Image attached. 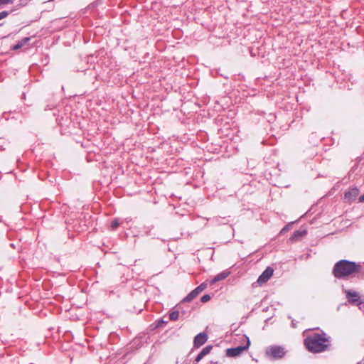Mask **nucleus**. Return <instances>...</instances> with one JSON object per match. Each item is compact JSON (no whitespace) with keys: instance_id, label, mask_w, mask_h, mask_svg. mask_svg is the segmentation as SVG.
Wrapping results in <instances>:
<instances>
[{"instance_id":"9b49d317","label":"nucleus","mask_w":364,"mask_h":364,"mask_svg":"<svg viewBox=\"0 0 364 364\" xmlns=\"http://www.w3.org/2000/svg\"><path fill=\"white\" fill-rule=\"evenodd\" d=\"M229 274V272H223L218 274H217L211 281V284H214L217 282L223 280L225 279Z\"/></svg>"},{"instance_id":"f257e3e1","label":"nucleus","mask_w":364,"mask_h":364,"mask_svg":"<svg viewBox=\"0 0 364 364\" xmlns=\"http://www.w3.org/2000/svg\"><path fill=\"white\" fill-rule=\"evenodd\" d=\"M306 349L314 353H319L328 350L331 346V338L326 333H315L308 336L304 339Z\"/></svg>"},{"instance_id":"423d86ee","label":"nucleus","mask_w":364,"mask_h":364,"mask_svg":"<svg viewBox=\"0 0 364 364\" xmlns=\"http://www.w3.org/2000/svg\"><path fill=\"white\" fill-rule=\"evenodd\" d=\"M207 285L205 283L201 284L198 287H196L194 290L190 292L183 299L184 301L189 302L193 299H195L199 293L203 291L206 288Z\"/></svg>"},{"instance_id":"ddd939ff","label":"nucleus","mask_w":364,"mask_h":364,"mask_svg":"<svg viewBox=\"0 0 364 364\" xmlns=\"http://www.w3.org/2000/svg\"><path fill=\"white\" fill-rule=\"evenodd\" d=\"M306 234V230H302V231L296 230L294 232V234L291 237V239L296 240L299 237H302V236L305 235Z\"/></svg>"},{"instance_id":"2eb2a0df","label":"nucleus","mask_w":364,"mask_h":364,"mask_svg":"<svg viewBox=\"0 0 364 364\" xmlns=\"http://www.w3.org/2000/svg\"><path fill=\"white\" fill-rule=\"evenodd\" d=\"M14 0H0V8L6 4H13Z\"/></svg>"},{"instance_id":"9d476101","label":"nucleus","mask_w":364,"mask_h":364,"mask_svg":"<svg viewBox=\"0 0 364 364\" xmlns=\"http://www.w3.org/2000/svg\"><path fill=\"white\" fill-rule=\"evenodd\" d=\"M358 192L359 191L358 188H351L345 193V198L348 199V200H354L358 195Z\"/></svg>"},{"instance_id":"a211bd4d","label":"nucleus","mask_w":364,"mask_h":364,"mask_svg":"<svg viewBox=\"0 0 364 364\" xmlns=\"http://www.w3.org/2000/svg\"><path fill=\"white\" fill-rule=\"evenodd\" d=\"M119 221L117 219L114 220V221H112V224H111V227L112 229H116L118 226H119Z\"/></svg>"},{"instance_id":"7ed1b4c3","label":"nucleus","mask_w":364,"mask_h":364,"mask_svg":"<svg viewBox=\"0 0 364 364\" xmlns=\"http://www.w3.org/2000/svg\"><path fill=\"white\" fill-rule=\"evenodd\" d=\"M287 353L285 348L280 346H271L266 350V355L271 359L278 360L284 358Z\"/></svg>"},{"instance_id":"f8f14e48","label":"nucleus","mask_w":364,"mask_h":364,"mask_svg":"<svg viewBox=\"0 0 364 364\" xmlns=\"http://www.w3.org/2000/svg\"><path fill=\"white\" fill-rule=\"evenodd\" d=\"M30 41V38L26 37L23 38L21 41H19L18 43H16L15 46H13V50H18L21 48H22L24 45L28 43V42Z\"/></svg>"},{"instance_id":"6ab92c4d","label":"nucleus","mask_w":364,"mask_h":364,"mask_svg":"<svg viewBox=\"0 0 364 364\" xmlns=\"http://www.w3.org/2000/svg\"><path fill=\"white\" fill-rule=\"evenodd\" d=\"M359 200L360 202H364V194L360 196Z\"/></svg>"},{"instance_id":"20e7f679","label":"nucleus","mask_w":364,"mask_h":364,"mask_svg":"<svg viewBox=\"0 0 364 364\" xmlns=\"http://www.w3.org/2000/svg\"><path fill=\"white\" fill-rule=\"evenodd\" d=\"M247 341V344L245 346H238L236 348H228L226 350V355L228 357H236L242 354V353L247 350L250 346V340L248 337L243 336Z\"/></svg>"},{"instance_id":"dca6fc26","label":"nucleus","mask_w":364,"mask_h":364,"mask_svg":"<svg viewBox=\"0 0 364 364\" xmlns=\"http://www.w3.org/2000/svg\"><path fill=\"white\" fill-rule=\"evenodd\" d=\"M10 13L11 12L7 11H4L0 12V20L6 18L9 15Z\"/></svg>"},{"instance_id":"f3484780","label":"nucleus","mask_w":364,"mask_h":364,"mask_svg":"<svg viewBox=\"0 0 364 364\" xmlns=\"http://www.w3.org/2000/svg\"><path fill=\"white\" fill-rule=\"evenodd\" d=\"M210 299V296L208 294L203 295L200 299L201 301L203 303L208 301Z\"/></svg>"},{"instance_id":"39448f33","label":"nucleus","mask_w":364,"mask_h":364,"mask_svg":"<svg viewBox=\"0 0 364 364\" xmlns=\"http://www.w3.org/2000/svg\"><path fill=\"white\" fill-rule=\"evenodd\" d=\"M273 272L274 269L272 267H268L259 277L257 283L259 286L264 284L271 278V277L273 275Z\"/></svg>"},{"instance_id":"6e6552de","label":"nucleus","mask_w":364,"mask_h":364,"mask_svg":"<svg viewBox=\"0 0 364 364\" xmlns=\"http://www.w3.org/2000/svg\"><path fill=\"white\" fill-rule=\"evenodd\" d=\"M346 297L348 299V301L351 304H356L358 306H360L363 303L359 301L360 297L357 292L346 291Z\"/></svg>"},{"instance_id":"f03ea898","label":"nucleus","mask_w":364,"mask_h":364,"mask_svg":"<svg viewBox=\"0 0 364 364\" xmlns=\"http://www.w3.org/2000/svg\"><path fill=\"white\" fill-rule=\"evenodd\" d=\"M361 265L353 262L343 259L336 263L333 267V274L337 278L347 277L360 272Z\"/></svg>"},{"instance_id":"0eeeda50","label":"nucleus","mask_w":364,"mask_h":364,"mask_svg":"<svg viewBox=\"0 0 364 364\" xmlns=\"http://www.w3.org/2000/svg\"><path fill=\"white\" fill-rule=\"evenodd\" d=\"M208 340V335L205 333H200L196 336L193 341L194 346L199 348L203 345Z\"/></svg>"},{"instance_id":"1a4fd4ad","label":"nucleus","mask_w":364,"mask_h":364,"mask_svg":"<svg viewBox=\"0 0 364 364\" xmlns=\"http://www.w3.org/2000/svg\"><path fill=\"white\" fill-rule=\"evenodd\" d=\"M212 348L213 346L211 345L207 346L204 348H203L200 353L197 355L196 358V362L198 363L204 356L210 353Z\"/></svg>"},{"instance_id":"4468645a","label":"nucleus","mask_w":364,"mask_h":364,"mask_svg":"<svg viewBox=\"0 0 364 364\" xmlns=\"http://www.w3.org/2000/svg\"><path fill=\"white\" fill-rule=\"evenodd\" d=\"M179 312L178 311H173L169 314V318L171 321H176L178 318Z\"/></svg>"}]
</instances>
